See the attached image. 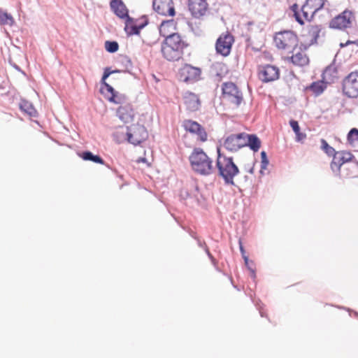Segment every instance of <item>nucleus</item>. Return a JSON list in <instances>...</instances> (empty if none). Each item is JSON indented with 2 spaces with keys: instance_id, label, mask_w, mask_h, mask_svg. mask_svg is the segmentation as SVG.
<instances>
[{
  "instance_id": "obj_1",
  "label": "nucleus",
  "mask_w": 358,
  "mask_h": 358,
  "mask_svg": "<svg viewBox=\"0 0 358 358\" xmlns=\"http://www.w3.org/2000/svg\"><path fill=\"white\" fill-rule=\"evenodd\" d=\"M189 46L187 41L178 33L169 35L162 43L161 51L168 61H178L184 55V50Z\"/></svg>"
},
{
  "instance_id": "obj_2",
  "label": "nucleus",
  "mask_w": 358,
  "mask_h": 358,
  "mask_svg": "<svg viewBox=\"0 0 358 358\" xmlns=\"http://www.w3.org/2000/svg\"><path fill=\"white\" fill-rule=\"evenodd\" d=\"M352 154L348 152H338L331 163V169L336 176L341 178H352L356 175L357 166L350 162Z\"/></svg>"
},
{
  "instance_id": "obj_3",
  "label": "nucleus",
  "mask_w": 358,
  "mask_h": 358,
  "mask_svg": "<svg viewBox=\"0 0 358 358\" xmlns=\"http://www.w3.org/2000/svg\"><path fill=\"white\" fill-rule=\"evenodd\" d=\"M192 170L202 176H208L213 171V160L202 148H195L189 157Z\"/></svg>"
},
{
  "instance_id": "obj_4",
  "label": "nucleus",
  "mask_w": 358,
  "mask_h": 358,
  "mask_svg": "<svg viewBox=\"0 0 358 358\" xmlns=\"http://www.w3.org/2000/svg\"><path fill=\"white\" fill-rule=\"evenodd\" d=\"M216 167L218 170V175L224 179V183L234 185V178L238 174L239 169L234 164L233 158L222 156L218 148Z\"/></svg>"
},
{
  "instance_id": "obj_5",
  "label": "nucleus",
  "mask_w": 358,
  "mask_h": 358,
  "mask_svg": "<svg viewBox=\"0 0 358 358\" xmlns=\"http://www.w3.org/2000/svg\"><path fill=\"white\" fill-rule=\"evenodd\" d=\"M274 42L278 49L294 50L298 45V38L292 31H283L274 36Z\"/></svg>"
},
{
  "instance_id": "obj_6",
  "label": "nucleus",
  "mask_w": 358,
  "mask_h": 358,
  "mask_svg": "<svg viewBox=\"0 0 358 358\" xmlns=\"http://www.w3.org/2000/svg\"><path fill=\"white\" fill-rule=\"evenodd\" d=\"M222 91L224 97L237 107L242 103L243 100V93L234 83H224L222 85Z\"/></svg>"
},
{
  "instance_id": "obj_7",
  "label": "nucleus",
  "mask_w": 358,
  "mask_h": 358,
  "mask_svg": "<svg viewBox=\"0 0 358 358\" xmlns=\"http://www.w3.org/2000/svg\"><path fill=\"white\" fill-rule=\"evenodd\" d=\"M343 94L350 98L358 96V73L352 72L346 76L342 83Z\"/></svg>"
},
{
  "instance_id": "obj_8",
  "label": "nucleus",
  "mask_w": 358,
  "mask_h": 358,
  "mask_svg": "<svg viewBox=\"0 0 358 358\" xmlns=\"http://www.w3.org/2000/svg\"><path fill=\"white\" fill-rule=\"evenodd\" d=\"M327 0H306L305 3L302 6L301 11L303 13V17L310 21L314 15L321 10L325 5Z\"/></svg>"
},
{
  "instance_id": "obj_9",
  "label": "nucleus",
  "mask_w": 358,
  "mask_h": 358,
  "mask_svg": "<svg viewBox=\"0 0 358 358\" xmlns=\"http://www.w3.org/2000/svg\"><path fill=\"white\" fill-rule=\"evenodd\" d=\"M200 68L194 67L190 64H185L179 71L180 79L185 83H193L201 78Z\"/></svg>"
},
{
  "instance_id": "obj_10",
  "label": "nucleus",
  "mask_w": 358,
  "mask_h": 358,
  "mask_svg": "<svg viewBox=\"0 0 358 358\" xmlns=\"http://www.w3.org/2000/svg\"><path fill=\"white\" fill-rule=\"evenodd\" d=\"M352 17V12L349 10H345L330 21L329 27L336 29H344L351 27Z\"/></svg>"
},
{
  "instance_id": "obj_11",
  "label": "nucleus",
  "mask_w": 358,
  "mask_h": 358,
  "mask_svg": "<svg viewBox=\"0 0 358 358\" xmlns=\"http://www.w3.org/2000/svg\"><path fill=\"white\" fill-rule=\"evenodd\" d=\"M182 126L186 131L197 135L198 139L201 142L207 141L208 134L206 129L197 122L192 120H184Z\"/></svg>"
},
{
  "instance_id": "obj_12",
  "label": "nucleus",
  "mask_w": 358,
  "mask_h": 358,
  "mask_svg": "<svg viewBox=\"0 0 358 358\" xmlns=\"http://www.w3.org/2000/svg\"><path fill=\"white\" fill-rule=\"evenodd\" d=\"M245 133L231 134L226 138L224 147L230 151H237L240 148L245 147Z\"/></svg>"
},
{
  "instance_id": "obj_13",
  "label": "nucleus",
  "mask_w": 358,
  "mask_h": 358,
  "mask_svg": "<svg viewBox=\"0 0 358 358\" xmlns=\"http://www.w3.org/2000/svg\"><path fill=\"white\" fill-rule=\"evenodd\" d=\"M259 78L263 83H269L279 78V69L271 64L260 66L259 69Z\"/></svg>"
},
{
  "instance_id": "obj_14",
  "label": "nucleus",
  "mask_w": 358,
  "mask_h": 358,
  "mask_svg": "<svg viewBox=\"0 0 358 358\" xmlns=\"http://www.w3.org/2000/svg\"><path fill=\"white\" fill-rule=\"evenodd\" d=\"M152 7L162 15L173 17L176 15L173 0H153Z\"/></svg>"
},
{
  "instance_id": "obj_15",
  "label": "nucleus",
  "mask_w": 358,
  "mask_h": 358,
  "mask_svg": "<svg viewBox=\"0 0 358 358\" xmlns=\"http://www.w3.org/2000/svg\"><path fill=\"white\" fill-rule=\"evenodd\" d=\"M233 42L234 37L231 34H227L220 36L215 44L217 52L224 57L228 56L230 54Z\"/></svg>"
},
{
  "instance_id": "obj_16",
  "label": "nucleus",
  "mask_w": 358,
  "mask_h": 358,
  "mask_svg": "<svg viewBox=\"0 0 358 358\" xmlns=\"http://www.w3.org/2000/svg\"><path fill=\"white\" fill-rule=\"evenodd\" d=\"M187 6L192 15L195 18L204 15L208 8L206 0H188Z\"/></svg>"
},
{
  "instance_id": "obj_17",
  "label": "nucleus",
  "mask_w": 358,
  "mask_h": 358,
  "mask_svg": "<svg viewBox=\"0 0 358 358\" xmlns=\"http://www.w3.org/2000/svg\"><path fill=\"white\" fill-rule=\"evenodd\" d=\"M127 136L129 143L137 145L147 138L148 132L144 126L137 125L134 127L133 132H127Z\"/></svg>"
},
{
  "instance_id": "obj_18",
  "label": "nucleus",
  "mask_w": 358,
  "mask_h": 358,
  "mask_svg": "<svg viewBox=\"0 0 358 358\" xmlns=\"http://www.w3.org/2000/svg\"><path fill=\"white\" fill-rule=\"evenodd\" d=\"M117 115L124 123H129L134 120L135 113L130 104H125L117 108Z\"/></svg>"
},
{
  "instance_id": "obj_19",
  "label": "nucleus",
  "mask_w": 358,
  "mask_h": 358,
  "mask_svg": "<svg viewBox=\"0 0 358 358\" xmlns=\"http://www.w3.org/2000/svg\"><path fill=\"white\" fill-rule=\"evenodd\" d=\"M111 10L121 19H127L129 10L122 0H111L110 3Z\"/></svg>"
},
{
  "instance_id": "obj_20",
  "label": "nucleus",
  "mask_w": 358,
  "mask_h": 358,
  "mask_svg": "<svg viewBox=\"0 0 358 358\" xmlns=\"http://www.w3.org/2000/svg\"><path fill=\"white\" fill-rule=\"evenodd\" d=\"M185 104L188 110L196 111L200 106V101L198 96L193 92H187L184 96Z\"/></svg>"
},
{
  "instance_id": "obj_21",
  "label": "nucleus",
  "mask_w": 358,
  "mask_h": 358,
  "mask_svg": "<svg viewBox=\"0 0 358 358\" xmlns=\"http://www.w3.org/2000/svg\"><path fill=\"white\" fill-rule=\"evenodd\" d=\"M176 29V23L173 20H164L159 26L160 36L164 37V39L167 38L169 35L175 34L172 30Z\"/></svg>"
},
{
  "instance_id": "obj_22",
  "label": "nucleus",
  "mask_w": 358,
  "mask_h": 358,
  "mask_svg": "<svg viewBox=\"0 0 358 358\" xmlns=\"http://www.w3.org/2000/svg\"><path fill=\"white\" fill-rule=\"evenodd\" d=\"M141 30V27L135 23L134 18L129 17L125 20L124 31L127 36L138 35Z\"/></svg>"
},
{
  "instance_id": "obj_23",
  "label": "nucleus",
  "mask_w": 358,
  "mask_h": 358,
  "mask_svg": "<svg viewBox=\"0 0 358 358\" xmlns=\"http://www.w3.org/2000/svg\"><path fill=\"white\" fill-rule=\"evenodd\" d=\"M245 146L250 148L253 152H257L261 147V141L256 134H245Z\"/></svg>"
},
{
  "instance_id": "obj_24",
  "label": "nucleus",
  "mask_w": 358,
  "mask_h": 358,
  "mask_svg": "<svg viewBox=\"0 0 358 358\" xmlns=\"http://www.w3.org/2000/svg\"><path fill=\"white\" fill-rule=\"evenodd\" d=\"M323 27L322 25H310L308 27V34L310 38V45H313L317 43V38L320 37V34Z\"/></svg>"
},
{
  "instance_id": "obj_25",
  "label": "nucleus",
  "mask_w": 358,
  "mask_h": 358,
  "mask_svg": "<svg viewBox=\"0 0 358 358\" xmlns=\"http://www.w3.org/2000/svg\"><path fill=\"white\" fill-rule=\"evenodd\" d=\"M79 155L85 161H91L96 164H104V160L99 155H94L90 151H84L79 154Z\"/></svg>"
},
{
  "instance_id": "obj_26",
  "label": "nucleus",
  "mask_w": 358,
  "mask_h": 358,
  "mask_svg": "<svg viewBox=\"0 0 358 358\" xmlns=\"http://www.w3.org/2000/svg\"><path fill=\"white\" fill-rule=\"evenodd\" d=\"M291 59L293 64L301 66L308 64L309 62L308 57L302 52H296L294 54Z\"/></svg>"
},
{
  "instance_id": "obj_27",
  "label": "nucleus",
  "mask_w": 358,
  "mask_h": 358,
  "mask_svg": "<svg viewBox=\"0 0 358 358\" xmlns=\"http://www.w3.org/2000/svg\"><path fill=\"white\" fill-rule=\"evenodd\" d=\"M289 125L296 134V141H301L303 139L306 138V135L301 132L300 127L297 121L294 120H290Z\"/></svg>"
},
{
  "instance_id": "obj_28",
  "label": "nucleus",
  "mask_w": 358,
  "mask_h": 358,
  "mask_svg": "<svg viewBox=\"0 0 358 358\" xmlns=\"http://www.w3.org/2000/svg\"><path fill=\"white\" fill-rule=\"evenodd\" d=\"M325 87L326 86L322 82L317 81L311 83L307 89L312 91L316 96H318L324 92Z\"/></svg>"
},
{
  "instance_id": "obj_29",
  "label": "nucleus",
  "mask_w": 358,
  "mask_h": 358,
  "mask_svg": "<svg viewBox=\"0 0 358 358\" xmlns=\"http://www.w3.org/2000/svg\"><path fill=\"white\" fill-rule=\"evenodd\" d=\"M20 109L24 113H27L31 117H34L36 115V110L34 108L31 103L28 101H23L20 103Z\"/></svg>"
},
{
  "instance_id": "obj_30",
  "label": "nucleus",
  "mask_w": 358,
  "mask_h": 358,
  "mask_svg": "<svg viewBox=\"0 0 358 358\" xmlns=\"http://www.w3.org/2000/svg\"><path fill=\"white\" fill-rule=\"evenodd\" d=\"M14 20L12 15L0 8V24L13 25Z\"/></svg>"
},
{
  "instance_id": "obj_31",
  "label": "nucleus",
  "mask_w": 358,
  "mask_h": 358,
  "mask_svg": "<svg viewBox=\"0 0 358 358\" xmlns=\"http://www.w3.org/2000/svg\"><path fill=\"white\" fill-rule=\"evenodd\" d=\"M348 143L355 147L358 145V129L352 128L350 130L348 134Z\"/></svg>"
},
{
  "instance_id": "obj_32",
  "label": "nucleus",
  "mask_w": 358,
  "mask_h": 358,
  "mask_svg": "<svg viewBox=\"0 0 358 358\" xmlns=\"http://www.w3.org/2000/svg\"><path fill=\"white\" fill-rule=\"evenodd\" d=\"M321 148L327 155L333 156V158H334L335 155L338 152H336L335 149L330 146L327 141L323 138L321 139Z\"/></svg>"
},
{
  "instance_id": "obj_33",
  "label": "nucleus",
  "mask_w": 358,
  "mask_h": 358,
  "mask_svg": "<svg viewBox=\"0 0 358 358\" xmlns=\"http://www.w3.org/2000/svg\"><path fill=\"white\" fill-rule=\"evenodd\" d=\"M105 48L110 53H114L118 50L119 44L115 41H106L105 42Z\"/></svg>"
},
{
  "instance_id": "obj_34",
  "label": "nucleus",
  "mask_w": 358,
  "mask_h": 358,
  "mask_svg": "<svg viewBox=\"0 0 358 358\" xmlns=\"http://www.w3.org/2000/svg\"><path fill=\"white\" fill-rule=\"evenodd\" d=\"M119 61L122 64V65L125 68L124 72H129V70L132 68V62L128 56H120Z\"/></svg>"
},
{
  "instance_id": "obj_35",
  "label": "nucleus",
  "mask_w": 358,
  "mask_h": 358,
  "mask_svg": "<svg viewBox=\"0 0 358 358\" xmlns=\"http://www.w3.org/2000/svg\"><path fill=\"white\" fill-rule=\"evenodd\" d=\"M269 164V160L267 157L266 152L265 151L261 152V167H260V173L264 175V171L267 169V166Z\"/></svg>"
},
{
  "instance_id": "obj_36",
  "label": "nucleus",
  "mask_w": 358,
  "mask_h": 358,
  "mask_svg": "<svg viewBox=\"0 0 358 358\" xmlns=\"http://www.w3.org/2000/svg\"><path fill=\"white\" fill-rule=\"evenodd\" d=\"M291 10L294 13V16L296 19V21L299 22L300 24H303L304 21L300 15L298 5L296 3L293 4L291 6Z\"/></svg>"
},
{
  "instance_id": "obj_37",
  "label": "nucleus",
  "mask_w": 358,
  "mask_h": 358,
  "mask_svg": "<svg viewBox=\"0 0 358 358\" xmlns=\"http://www.w3.org/2000/svg\"><path fill=\"white\" fill-rule=\"evenodd\" d=\"M108 99L110 102L114 103H121L125 99V96L116 92L114 95L110 96Z\"/></svg>"
},
{
  "instance_id": "obj_38",
  "label": "nucleus",
  "mask_w": 358,
  "mask_h": 358,
  "mask_svg": "<svg viewBox=\"0 0 358 358\" xmlns=\"http://www.w3.org/2000/svg\"><path fill=\"white\" fill-rule=\"evenodd\" d=\"M336 73L337 71L336 68L330 65L325 69L323 72V76L324 78H327V76L334 78L336 76Z\"/></svg>"
},
{
  "instance_id": "obj_39",
  "label": "nucleus",
  "mask_w": 358,
  "mask_h": 358,
  "mask_svg": "<svg viewBox=\"0 0 358 358\" xmlns=\"http://www.w3.org/2000/svg\"><path fill=\"white\" fill-rule=\"evenodd\" d=\"M247 268L250 272V277L255 280L256 278V273H255V263L253 261H249L248 264L245 265Z\"/></svg>"
},
{
  "instance_id": "obj_40",
  "label": "nucleus",
  "mask_w": 358,
  "mask_h": 358,
  "mask_svg": "<svg viewBox=\"0 0 358 358\" xmlns=\"http://www.w3.org/2000/svg\"><path fill=\"white\" fill-rule=\"evenodd\" d=\"M112 74V70L110 69V68L109 67H106L105 69H104V71H103V76H102V78H101V84H103V83H106V79Z\"/></svg>"
},
{
  "instance_id": "obj_41",
  "label": "nucleus",
  "mask_w": 358,
  "mask_h": 358,
  "mask_svg": "<svg viewBox=\"0 0 358 358\" xmlns=\"http://www.w3.org/2000/svg\"><path fill=\"white\" fill-rule=\"evenodd\" d=\"M135 21H141V22L138 24L139 27H141V29L145 27L149 22L148 18L146 15H143L141 18L136 20Z\"/></svg>"
},
{
  "instance_id": "obj_42",
  "label": "nucleus",
  "mask_w": 358,
  "mask_h": 358,
  "mask_svg": "<svg viewBox=\"0 0 358 358\" xmlns=\"http://www.w3.org/2000/svg\"><path fill=\"white\" fill-rule=\"evenodd\" d=\"M101 85H102L101 90H103V87H104L106 88V90L108 91V92H109L110 94V96L114 95L115 93H116V92H117L115 90V89L111 85H110L107 83L101 84ZM101 92H103V91H101Z\"/></svg>"
},
{
  "instance_id": "obj_43",
  "label": "nucleus",
  "mask_w": 358,
  "mask_h": 358,
  "mask_svg": "<svg viewBox=\"0 0 358 358\" xmlns=\"http://www.w3.org/2000/svg\"><path fill=\"white\" fill-rule=\"evenodd\" d=\"M204 251L206 252V255H208V257H209V259H210L211 262L215 265L217 264V261L216 259L213 257V256L212 255V254L209 251V249L208 248V246H205V250Z\"/></svg>"
},
{
  "instance_id": "obj_44",
  "label": "nucleus",
  "mask_w": 358,
  "mask_h": 358,
  "mask_svg": "<svg viewBox=\"0 0 358 358\" xmlns=\"http://www.w3.org/2000/svg\"><path fill=\"white\" fill-rule=\"evenodd\" d=\"M255 306H257V308L259 310V314H260L261 317H264V316H265V315H264V311H263L262 306L260 305V303H257L255 304Z\"/></svg>"
},
{
  "instance_id": "obj_45",
  "label": "nucleus",
  "mask_w": 358,
  "mask_h": 358,
  "mask_svg": "<svg viewBox=\"0 0 358 358\" xmlns=\"http://www.w3.org/2000/svg\"><path fill=\"white\" fill-rule=\"evenodd\" d=\"M196 242H197V245H198V246L199 248H203V250H205V246H207V245H206V243L204 241H201L199 238H198L196 240Z\"/></svg>"
},
{
  "instance_id": "obj_46",
  "label": "nucleus",
  "mask_w": 358,
  "mask_h": 358,
  "mask_svg": "<svg viewBox=\"0 0 358 358\" xmlns=\"http://www.w3.org/2000/svg\"><path fill=\"white\" fill-rule=\"evenodd\" d=\"M239 248H240V252L241 253L242 257L243 255H245V249H244V248H243V246L242 245V242H241V240L239 241Z\"/></svg>"
},
{
  "instance_id": "obj_47",
  "label": "nucleus",
  "mask_w": 358,
  "mask_h": 358,
  "mask_svg": "<svg viewBox=\"0 0 358 358\" xmlns=\"http://www.w3.org/2000/svg\"><path fill=\"white\" fill-rule=\"evenodd\" d=\"M194 192H196V194L194 193L193 196L195 198L196 201L199 203V197H198V193H199V187H198V186H195Z\"/></svg>"
},
{
  "instance_id": "obj_48",
  "label": "nucleus",
  "mask_w": 358,
  "mask_h": 358,
  "mask_svg": "<svg viewBox=\"0 0 358 358\" xmlns=\"http://www.w3.org/2000/svg\"><path fill=\"white\" fill-rule=\"evenodd\" d=\"M242 257H243V259L244 260L245 265H248V262L250 261L247 255H243Z\"/></svg>"
},
{
  "instance_id": "obj_49",
  "label": "nucleus",
  "mask_w": 358,
  "mask_h": 358,
  "mask_svg": "<svg viewBox=\"0 0 358 358\" xmlns=\"http://www.w3.org/2000/svg\"><path fill=\"white\" fill-rule=\"evenodd\" d=\"M190 236L194 238L195 239L196 241L199 238L196 236V234L193 231H192L190 233Z\"/></svg>"
},
{
  "instance_id": "obj_50",
  "label": "nucleus",
  "mask_w": 358,
  "mask_h": 358,
  "mask_svg": "<svg viewBox=\"0 0 358 358\" xmlns=\"http://www.w3.org/2000/svg\"><path fill=\"white\" fill-rule=\"evenodd\" d=\"M352 42L350 41H348L347 43L345 44H343V43H341V47H344V46H346L347 45L350 44V43H352Z\"/></svg>"
},
{
  "instance_id": "obj_51",
  "label": "nucleus",
  "mask_w": 358,
  "mask_h": 358,
  "mask_svg": "<svg viewBox=\"0 0 358 358\" xmlns=\"http://www.w3.org/2000/svg\"><path fill=\"white\" fill-rule=\"evenodd\" d=\"M254 171H255V168H254V166H253L252 167H251V168L249 169L248 172H249L250 173L252 174V173H254Z\"/></svg>"
},
{
  "instance_id": "obj_52",
  "label": "nucleus",
  "mask_w": 358,
  "mask_h": 358,
  "mask_svg": "<svg viewBox=\"0 0 358 358\" xmlns=\"http://www.w3.org/2000/svg\"><path fill=\"white\" fill-rule=\"evenodd\" d=\"M120 72H124V71H120V70H112V74H113V73H120Z\"/></svg>"
},
{
  "instance_id": "obj_53",
  "label": "nucleus",
  "mask_w": 358,
  "mask_h": 358,
  "mask_svg": "<svg viewBox=\"0 0 358 358\" xmlns=\"http://www.w3.org/2000/svg\"><path fill=\"white\" fill-rule=\"evenodd\" d=\"M191 196H191V194L189 192H185V198L191 197Z\"/></svg>"
}]
</instances>
